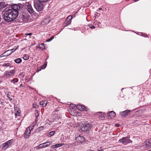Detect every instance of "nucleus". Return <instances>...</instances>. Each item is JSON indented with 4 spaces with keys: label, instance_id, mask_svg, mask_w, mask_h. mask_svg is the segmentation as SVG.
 <instances>
[{
    "label": "nucleus",
    "instance_id": "f257e3e1",
    "mask_svg": "<svg viewBox=\"0 0 151 151\" xmlns=\"http://www.w3.org/2000/svg\"><path fill=\"white\" fill-rule=\"evenodd\" d=\"M13 7L12 9H8L10 12L9 14H11V17L15 19L18 17L19 14V11L20 10L21 7L19 5L15 4L13 5Z\"/></svg>",
    "mask_w": 151,
    "mask_h": 151
},
{
    "label": "nucleus",
    "instance_id": "f03ea898",
    "mask_svg": "<svg viewBox=\"0 0 151 151\" xmlns=\"http://www.w3.org/2000/svg\"><path fill=\"white\" fill-rule=\"evenodd\" d=\"M10 12V11L8 9L6 10L5 12H4V15L3 18L4 20L7 22H11L15 20L14 19L11 17V14H9Z\"/></svg>",
    "mask_w": 151,
    "mask_h": 151
},
{
    "label": "nucleus",
    "instance_id": "7ed1b4c3",
    "mask_svg": "<svg viewBox=\"0 0 151 151\" xmlns=\"http://www.w3.org/2000/svg\"><path fill=\"white\" fill-rule=\"evenodd\" d=\"M47 1H36V2H34V6L35 8L38 12L42 11L43 9V5L42 3L43 2H46Z\"/></svg>",
    "mask_w": 151,
    "mask_h": 151
},
{
    "label": "nucleus",
    "instance_id": "20e7f679",
    "mask_svg": "<svg viewBox=\"0 0 151 151\" xmlns=\"http://www.w3.org/2000/svg\"><path fill=\"white\" fill-rule=\"evenodd\" d=\"M92 127V125L91 124L86 122L83 124H82V125L80 127V129L83 131L87 132L90 130Z\"/></svg>",
    "mask_w": 151,
    "mask_h": 151
},
{
    "label": "nucleus",
    "instance_id": "39448f33",
    "mask_svg": "<svg viewBox=\"0 0 151 151\" xmlns=\"http://www.w3.org/2000/svg\"><path fill=\"white\" fill-rule=\"evenodd\" d=\"M129 138V137L128 136L123 137L122 139H120L119 141L120 142H122V144L126 145L127 144L132 142V141L130 140Z\"/></svg>",
    "mask_w": 151,
    "mask_h": 151
},
{
    "label": "nucleus",
    "instance_id": "423d86ee",
    "mask_svg": "<svg viewBox=\"0 0 151 151\" xmlns=\"http://www.w3.org/2000/svg\"><path fill=\"white\" fill-rule=\"evenodd\" d=\"M70 107H75L76 108L78 109L79 110L81 111H83L85 110V106L83 105L78 104L76 105L73 104H72L70 105Z\"/></svg>",
    "mask_w": 151,
    "mask_h": 151
},
{
    "label": "nucleus",
    "instance_id": "0eeeda50",
    "mask_svg": "<svg viewBox=\"0 0 151 151\" xmlns=\"http://www.w3.org/2000/svg\"><path fill=\"white\" fill-rule=\"evenodd\" d=\"M145 147L149 149L151 147V139L146 140L144 142Z\"/></svg>",
    "mask_w": 151,
    "mask_h": 151
},
{
    "label": "nucleus",
    "instance_id": "6e6552de",
    "mask_svg": "<svg viewBox=\"0 0 151 151\" xmlns=\"http://www.w3.org/2000/svg\"><path fill=\"white\" fill-rule=\"evenodd\" d=\"M30 127L27 128L25 132L24 136L25 139L27 138L29 136V134L31 132V130H30Z\"/></svg>",
    "mask_w": 151,
    "mask_h": 151
},
{
    "label": "nucleus",
    "instance_id": "1a4fd4ad",
    "mask_svg": "<svg viewBox=\"0 0 151 151\" xmlns=\"http://www.w3.org/2000/svg\"><path fill=\"white\" fill-rule=\"evenodd\" d=\"M75 139L76 142L78 143H81L84 142L85 138L83 136H79L76 137Z\"/></svg>",
    "mask_w": 151,
    "mask_h": 151
},
{
    "label": "nucleus",
    "instance_id": "9d476101",
    "mask_svg": "<svg viewBox=\"0 0 151 151\" xmlns=\"http://www.w3.org/2000/svg\"><path fill=\"white\" fill-rule=\"evenodd\" d=\"M131 111L130 110H127L125 111L120 112V114L123 116H126L130 113Z\"/></svg>",
    "mask_w": 151,
    "mask_h": 151
},
{
    "label": "nucleus",
    "instance_id": "9b49d317",
    "mask_svg": "<svg viewBox=\"0 0 151 151\" xmlns=\"http://www.w3.org/2000/svg\"><path fill=\"white\" fill-rule=\"evenodd\" d=\"M72 18V16L70 15L66 18L64 24H66V26L69 25L71 22V19Z\"/></svg>",
    "mask_w": 151,
    "mask_h": 151
},
{
    "label": "nucleus",
    "instance_id": "f8f14e48",
    "mask_svg": "<svg viewBox=\"0 0 151 151\" xmlns=\"http://www.w3.org/2000/svg\"><path fill=\"white\" fill-rule=\"evenodd\" d=\"M50 17H48L45 19L41 22V24L42 25H44L48 23L50 21Z\"/></svg>",
    "mask_w": 151,
    "mask_h": 151
},
{
    "label": "nucleus",
    "instance_id": "ddd939ff",
    "mask_svg": "<svg viewBox=\"0 0 151 151\" xmlns=\"http://www.w3.org/2000/svg\"><path fill=\"white\" fill-rule=\"evenodd\" d=\"M24 21L27 22L30 20V17L28 14H26L24 13Z\"/></svg>",
    "mask_w": 151,
    "mask_h": 151
},
{
    "label": "nucleus",
    "instance_id": "4468645a",
    "mask_svg": "<svg viewBox=\"0 0 151 151\" xmlns=\"http://www.w3.org/2000/svg\"><path fill=\"white\" fill-rule=\"evenodd\" d=\"M116 115V113L113 111H111L107 114V116L109 118L111 119L113 118Z\"/></svg>",
    "mask_w": 151,
    "mask_h": 151
},
{
    "label": "nucleus",
    "instance_id": "2eb2a0df",
    "mask_svg": "<svg viewBox=\"0 0 151 151\" xmlns=\"http://www.w3.org/2000/svg\"><path fill=\"white\" fill-rule=\"evenodd\" d=\"M24 13L23 12L22 14H20L18 17L19 21V22H24Z\"/></svg>",
    "mask_w": 151,
    "mask_h": 151
},
{
    "label": "nucleus",
    "instance_id": "dca6fc26",
    "mask_svg": "<svg viewBox=\"0 0 151 151\" xmlns=\"http://www.w3.org/2000/svg\"><path fill=\"white\" fill-rule=\"evenodd\" d=\"M27 9L28 12L30 14L33 13L34 12V11L31 5H29L28 6V7H27Z\"/></svg>",
    "mask_w": 151,
    "mask_h": 151
},
{
    "label": "nucleus",
    "instance_id": "f3484780",
    "mask_svg": "<svg viewBox=\"0 0 151 151\" xmlns=\"http://www.w3.org/2000/svg\"><path fill=\"white\" fill-rule=\"evenodd\" d=\"M47 143H49V142H46L42 144H40L39 145V148H45V147L48 146Z\"/></svg>",
    "mask_w": 151,
    "mask_h": 151
},
{
    "label": "nucleus",
    "instance_id": "a211bd4d",
    "mask_svg": "<svg viewBox=\"0 0 151 151\" xmlns=\"http://www.w3.org/2000/svg\"><path fill=\"white\" fill-rule=\"evenodd\" d=\"M13 52H10V50H7L5 52H4L2 55V56H6L8 55H10Z\"/></svg>",
    "mask_w": 151,
    "mask_h": 151
},
{
    "label": "nucleus",
    "instance_id": "6ab92c4d",
    "mask_svg": "<svg viewBox=\"0 0 151 151\" xmlns=\"http://www.w3.org/2000/svg\"><path fill=\"white\" fill-rule=\"evenodd\" d=\"M7 4L5 2H1L0 3V10L6 7Z\"/></svg>",
    "mask_w": 151,
    "mask_h": 151
},
{
    "label": "nucleus",
    "instance_id": "aec40b11",
    "mask_svg": "<svg viewBox=\"0 0 151 151\" xmlns=\"http://www.w3.org/2000/svg\"><path fill=\"white\" fill-rule=\"evenodd\" d=\"M40 105L42 106H45L47 104V101L46 100H43L41 101L40 103Z\"/></svg>",
    "mask_w": 151,
    "mask_h": 151
},
{
    "label": "nucleus",
    "instance_id": "412c9836",
    "mask_svg": "<svg viewBox=\"0 0 151 151\" xmlns=\"http://www.w3.org/2000/svg\"><path fill=\"white\" fill-rule=\"evenodd\" d=\"M0 147L2 149H6L8 147L6 142L2 144Z\"/></svg>",
    "mask_w": 151,
    "mask_h": 151
},
{
    "label": "nucleus",
    "instance_id": "4be33fe9",
    "mask_svg": "<svg viewBox=\"0 0 151 151\" xmlns=\"http://www.w3.org/2000/svg\"><path fill=\"white\" fill-rule=\"evenodd\" d=\"M62 145H63V144H62L61 143L58 144H56L55 145L52 146H51V147L52 148H57V147H60L61 146H62Z\"/></svg>",
    "mask_w": 151,
    "mask_h": 151
},
{
    "label": "nucleus",
    "instance_id": "5701e85b",
    "mask_svg": "<svg viewBox=\"0 0 151 151\" xmlns=\"http://www.w3.org/2000/svg\"><path fill=\"white\" fill-rule=\"evenodd\" d=\"M8 147L10 146L13 143V140L11 139L6 142Z\"/></svg>",
    "mask_w": 151,
    "mask_h": 151
},
{
    "label": "nucleus",
    "instance_id": "b1692460",
    "mask_svg": "<svg viewBox=\"0 0 151 151\" xmlns=\"http://www.w3.org/2000/svg\"><path fill=\"white\" fill-rule=\"evenodd\" d=\"M13 76V75L12 74H11L9 72H8V71L6 72V74H5V76L7 78L9 77H10L12 76Z\"/></svg>",
    "mask_w": 151,
    "mask_h": 151
},
{
    "label": "nucleus",
    "instance_id": "393cba45",
    "mask_svg": "<svg viewBox=\"0 0 151 151\" xmlns=\"http://www.w3.org/2000/svg\"><path fill=\"white\" fill-rule=\"evenodd\" d=\"M10 81L11 83H13L14 84L15 83H17L18 82V79L17 78H14V79L11 80Z\"/></svg>",
    "mask_w": 151,
    "mask_h": 151
},
{
    "label": "nucleus",
    "instance_id": "a878e982",
    "mask_svg": "<svg viewBox=\"0 0 151 151\" xmlns=\"http://www.w3.org/2000/svg\"><path fill=\"white\" fill-rule=\"evenodd\" d=\"M14 61L16 63H19L22 62V59L20 58H18L15 60Z\"/></svg>",
    "mask_w": 151,
    "mask_h": 151
},
{
    "label": "nucleus",
    "instance_id": "bb28decb",
    "mask_svg": "<svg viewBox=\"0 0 151 151\" xmlns=\"http://www.w3.org/2000/svg\"><path fill=\"white\" fill-rule=\"evenodd\" d=\"M94 24L95 25H97L98 27H99L101 24V23L99 22L96 21L94 22Z\"/></svg>",
    "mask_w": 151,
    "mask_h": 151
},
{
    "label": "nucleus",
    "instance_id": "cd10ccee",
    "mask_svg": "<svg viewBox=\"0 0 151 151\" xmlns=\"http://www.w3.org/2000/svg\"><path fill=\"white\" fill-rule=\"evenodd\" d=\"M54 38V36H52L50 38L47 39L46 41L47 42H49L51 41Z\"/></svg>",
    "mask_w": 151,
    "mask_h": 151
},
{
    "label": "nucleus",
    "instance_id": "c85d7f7f",
    "mask_svg": "<svg viewBox=\"0 0 151 151\" xmlns=\"http://www.w3.org/2000/svg\"><path fill=\"white\" fill-rule=\"evenodd\" d=\"M55 131H53L52 132H50L49 133V135H50V136H52L55 133Z\"/></svg>",
    "mask_w": 151,
    "mask_h": 151
},
{
    "label": "nucleus",
    "instance_id": "c756f323",
    "mask_svg": "<svg viewBox=\"0 0 151 151\" xmlns=\"http://www.w3.org/2000/svg\"><path fill=\"white\" fill-rule=\"evenodd\" d=\"M10 64L9 63H5L3 64L2 66L3 67H8L9 66Z\"/></svg>",
    "mask_w": 151,
    "mask_h": 151
},
{
    "label": "nucleus",
    "instance_id": "7c9ffc66",
    "mask_svg": "<svg viewBox=\"0 0 151 151\" xmlns=\"http://www.w3.org/2000/svg\"><path fill=\"white\" fill-rule=\"evenodd\" d=\"M90 28L91 29H95V27L92 24H91L88 25Z\"/></svg>",
    "mask_w": 151,
    "mask_h": 151
},
{
    "label": "nucleus",
    "instance_id": "2f4dec72",
    "mask_svg": "<svg viewBox=\"0 0 151 151\" xmlns=\"http://www.w3.org/2000/svg\"><path fill=\"white\" fill-rule=\"evenodd\" d=\"M44 127L43 126H41L38 128L37 129L39 132L41 131L43 129Z\"/></svg>",
    "mask_w": 151,
    "mask_h": 151
},
{
    "label": "nucleus",
    "instance_id": "473e14b6",
    "mask_svg": "<svg viewBox=\"0 0 151 151\" xmlns=\"http://www.w3.org/2000/svg\"><path fill=\"white\" fill-rule=\"evenodd\" d=\"M23 58L24 60H26L29 59V57L28 55H24Z\"/></svg>",
    "mask_w": 151,
    "mask_h": 151
},
{
    "label": "nucleus",
    "instance_id": "72a5a7b5",
    "mask_svg": "<svg viewBox=\"0 0 151 151\" xmlns=\"http://www.w3.org/2000/svg\"><path fill=\"white\" fill-rule=\"evenodd\" d=\"M35 111L36 112L35 113V116L36 117H37L38 116V113L37 110H35Z\"/></svg>",
    "mask_w": 151,
    "mask_h": 151
},
{
    "label": "nucleus",
    "instance_id": "f704fd0d",
    "mask_svg": "<svg viewBox=\"0 0 151 151\" xmlns=\"http://www.w3.org/2000/svg\"><path fill=\"white\" fill-rule=\"evenodd\" d=\"M33 106L34 108H37L38 107V106L36 104H33Z\"/></svg>",
    "mask_w": 151,
    "mask_h": 151
},
{
    "label": "nucleus",
    "instance_id": "c9c22d12",
    "mask_svg": "<svg viewBox=\"0 0 151 151\" xmlns=\"http://www.w3.org/2000/svg\"><path fill=\"white\" fill-rule=\"evenodd\" d=\"M10 94H7V97L9 99L10 101H11L12 100V98H10Z\"/></svg>",
    "mask_w": 151,
    "mask_h": 151
},
{
    "label": "nucleus",
    "instance_id": "e433bc0d",
    "mask_svg": "<svg viewBox=\"0 0 151 151\" xmlns=\"http://www.w3.org/2000/svg\"><path fill=\"white\" fill-rule=\"evenodd\" d=\"M44 44L42 43L39 46V47L40 48H42L43 49V47H42L43 46H44Z\"/></svg>",
    "mask_w": 151,
    "mask_h": 151
},
{
    "label": "nucleus",
    "instance_id": "4c0bfd02",
    "mask_svg": "<svg viewBox=\"0 0 151 151\" xmlns=\"http://www.w3.org/2000/svg\"><path fill=\"white\" fill-rule=\"evenodd\" d=\"M14 70H11L10 72H9L11 74H12L14 73Z\"/></svg>",
    "mask_w": 151,
    "mask_h": 151
},
{
    "label": "nucleus",
    "instance_id": "58836bf2",
    "mask_svg": "<svg viewBox=\"0 0 151 151\" xmlns=\"http://www.w3.org/2000/svg\"><path fill=\"white\" fill-rule=\"evenodd\" d=\"M17 49V48L16 49H13L10 50H10V52H11V51H12V52H13L14 51H15Z\"/></svg>",
    "mask_w": 151,
    "mask_h": 151
},
{
    "label": "nucleus",
    "instance_id": "ea45409f",
    "mask_svg": "<svg viewBox=\"0 0 151 151\" xmlns=\"http://www.w3.org/2000/svg\"><path fill=\"white\" fill-rule=\"evenodd\" d=\"M29 5H30V4H29V3H27V2L25 4V5L26 6H27V7H28V6Z\"/></svg>",
    "mask_w": 151,
    "mask_h": 151
},
{
    "label": "nucleus",
    "instance_id": "a19ab883",
    "mask_svg": "<svg viewBox=\"0 0 151 151\" xmlns=\"http://www.w3.org/2000/svg\"><path fill=\"white\" fill-rule=\"evenodd\" d=\"M25 35H32V33H29L28 34H26Z\"/></svg>",
    "mask_w": 151,
    "mask_h": 151
},
{
    "label": "nucleus",
    "instance_id": "79ce46f5",
    "mask_svg": "<svg viewBox=\"0 0 151 151\" xmlns=\"http://www.w3.org/2000/svg\"><path fill=\"white\" fill-rule=\"evenodd\" d=\"M115 126L116 127H119V124H115Z\"/></svg>",
    "mask_w": 151,
    "mask_h": 151
},
{
    "label": "nucleus",
    "instance_id": "37998d69",
    "mask_svg": "<svg viewBox=\"0 0 151 151\" xmlns=\"http://www.w3.org/2000/svg\"><path fill=\"white\" fill-rule=\"evenodd\" d=\"M137 120L134 121H133V122H132V123H134L136 122H137Z\"/></svg>",
    "mask_w": 151,
    "mask_h": 151
},
{
    "label": "nucleus",
    "instance_id": "c03bdc74",
    "mask_svg": "<svg viewBox=\"0 0 151 151\" xmlns=\"http://www.w3.org/2000/svg\"><path fill=\"white\" fill-rule=\"evenodd\" d=\"M49 142V143H47V145H48V146H49L50 145V142Z\"/></svg>",
    "mask_w": 151,
    "mask_h": 151
},
{
    "label": "nucleus",
    "instance_id": "a18cd8bd",
    "mask_svg": "<svg viewBox=\"0 0 151 151\" xmlns=\"http://www.w3.org/2000/svg\"><path fill=\"white\" fill-rule=\"evenodd\" d=\"M73 110V107L72 108V110H70V111L71 112V113H72V110ZM71 114H72V113H71Z\"/></svg>",
    "mask_w": 151,
    "mask_h": 151
},
{
    "label": "nucleus",
    "instance_id": "49530a36",
    "mask_svg": "<svg viewBox=\"0 0 151 151\" xmlns=\"http://www.w3.org/2000/svg\"><path fill=\"white\" fill-rule=\"evenodd\" d=\"M15 115L16 116H17V113H16L15 114Z\"/></svg>",
    "mask_w": 151,
    "mask_h": 151
},
{
    "label": "nucleus",
    "instance_id": "de8ad7c7",
    "mask_svg": "<svg viewBox=\"0 0 151 151\" xmlns=\"http://www.w3.org/2000/svg\"><path fill=\"white\" fill-rule=\"evenodd\" d=\"M98 9H99V10H102V9L101 8H99Z\"/></svg>",
    "mask_w": 151,
    "mask_h": 151
},
{
    "label": "nucleus",
    "instance_id": "09e8293b",
    "mask_svg": "<svg viewBox=\"0 0 151 151\" xmlns=\"http://www.w3.org/2000/svg\"><path fill=\"white\" fill-rule=\"evenodd\" d=\"M98 151H103V150H98Z\"/></svg>",
    "mask_w": 151,
    "mask_h": 151
},
{
    "label": "nucleus",
    "instance_id": "8fccbe9b",
    "mask_svg": "<svg viewBox=\"0 0 151 151\" xmlns=\"http://www.w3.org/2000/svg\"><path fill=\"white\" fill-rule=\"evenodd\" d=\"M90 5V4L89 3L88 4V5H87V6H89Z\"/></svg>",
    "mask_w": 151,
    "mask_h": 151
},
{
    "label": "nucleus",
    "instance_id": "3c124183",
    "mask_svg": "<svg viewBox=\"0 0 151 151\" xmlns=\"http://www.w3.org/2000/svg\"><path fill=\"white\" fill-rule=\"evenodd\" d=\"M42 67H43V68H45V67L44 66H43Z\"/></svg>",
    "mask_w": 151,
    "mask_h": 151
},
{
    "label": "nucleus",
    "instance_id": "603ef678",
    "mask_svg": "<svg viewBox=\"0 0 151 151\" xmlns=\"http://www.w3.org/2000/svg\"><path fill=\"white\" fill-rule=\"evenodd\" d=\"M75 114L76 115V113H74V114H73V115H74V114Z\"/></svg>",
    "mask_w": 151,
    "mask_h": 151
},
{
    "label": "nucleus",
    "instance_id": "864d4df0",
    "mask_svg": "<svg viewBox=\"0 0 151 151\" xmlns=\"http://www.w3.org/2000/svg\"><path fill=\"white\" fill-rule=\"evenodd\" d=\"M147 151H151V149L149 150H147Z\"/></svg>",
    "mask_w": 151,
    "mask_h": 151
},
{
    "label": "nucleus",
    "instance_id": "5fc2aeb1",
    "mask_svg": "<svg viewBox=\"0 0 151 151\" xmlns=\"http://www.w3.org/2000/svg\"><path fill=\"white\" fill-rule=\"evenodd\" d=\"M88 151H94L90 150H89Z\"/></svg>",
    "mask_w": 151,
    "mask_h": 151
},
{
    "label": "nucleus",
    "instance_id": "6e6d98bb",
    "mask_svg": "<svg viewBox=\"0 0 151 151\" xmlns=\"http://www.w3.org/2000/svg\"><path fill=\"white\" fill-rule=\"evenodd\" d=\"M32 129V128H31V130Z\"/></svg>",
    "mask_w": 151,
    "mask_h": 151
},
{
    "label": "nucleus",
    "instance_id": "4d7b16f0",
    "mask_svg": "<svg viewBox=\"0 0 151 151\" xmlns=\"http://www.w3.org/2000/svg\"><path fill=\"white\" fill-rule=\"evenodd\" d=\"M50 151H52V150H51Z\"/></svg>",
    "mask_w": 151,
    "mask_h": 151
}]
</instances>
